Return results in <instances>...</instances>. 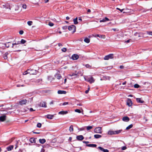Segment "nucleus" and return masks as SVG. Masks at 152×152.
<instances>
[{
	"label": "nucleus",
	"mask_w": 152,
	"mask_h": 152,
	"mask_svg": "<svg viewBox=\"0 0 152 152\" xmlns=\"http://www.w3.org/2000/svg\"><path fill=\"white\" fill-rule=\"evenodd\" d=\"M83 77L85 81H87L91 83H93L94 82V78L91 76L89 77H86V76H84Z\"/></svg>",
	"instance_id": "nucleus-1"
},
{
	"label": "nucleus",
	"mask_w": 152,
	"mask_h": 152,
	"mask_svg": "<svg viewBox=\"0 0 152 152\" xmlns=\"http://www.w3.org/2000/svg\"><path fill=\"white\" fill-rule=\"evenodd\" d=\"M69 31L72 33L75 32L76 31V27L74 25L69 26L68 27Z\"/></svg>",
	"instance_id": "nucleus-2"
},
{
	"label": "nucleus",
	"mask_w": 152,
	"mask_h": 152,
	"mask_svg": "<svg viewBox=\"0 0 152 152\" xmlns=\"http://www.w3.org/2000/svg\"><path fill=\"white\" fill-rule=\"evenodd\" d=\"M22 11V9H20L19 6H15L14 8L13 12H19Z\"/></svg>",
	"instance_id": "nucleus-3"
},
{
	"label": "nucleus",
	"mask_w": 152,
	"mask_h": 152,
	"mask_svg": "<svg viewBox=\"0 0 152 152\" xmlns=\"http://www.w3.org/2000/svg\"><path fill=\"white\" fill-rule=\"evenodd\" d=\"M101 127H97L94 130V132L96 133L101 134Z\"/></svg>",
	"instance_id": "nucleus-4"
},
{
	"label": "nucleus",
	"mask_w": 152,
	"mask_h": 152,
	"mask_svg": "<svg viewBox=\"0 0 152 152\" xmlns=\"http://www.w3.org/2000/svg\"><path fill=\"white\" fill-rule=\"evenodd\" d=\"M113 58V54H110L105 56L104 58V60H108L109 58Z\"/></svg>",
	"instance_id": "nucleus-5"
},
{
	"label": "nucleus",
	"mask_w": 152,
	"mask_h": 152,
	"mask_svg": "<svg viewBox=\"0 0 152 152\" xmlns=\"http://www.w3.org/2000/svg\"><path fill=\"white\" fill-rule=\"evenodd\" d=\"M6 116L4 115L0 117V122H4L6 120Z\"/></svg>",
	"instance_id": "nucleus-6"
},
{
	"label": "nucleus",
	"mask_w": 152,
	"mask_h": 152,
	"mask_svg": "<svg viewBox=\"0 0 152 152\" xmlns=\"http://www.w3.org/2000/svg\"><path fill=\"white\" fill-rule=\"evenodd\" d=\"M39 106L41 107L46 108L47 107L46 103L44 102H42L40 103Z\"/></svg>",
	"instance_id": "nucleus-7"
},
{
	"label": "nucleus",
	"mask_w": 152,
	"mask_h": 152,
	"mask_svg": "<svg viewBox=\"0 0 152 152\" xmlns=\"http://www.w3.org/2000/svg\"><path fill=\"white\" fill-rule=\"evenodd\" d=\"M126 104L129 107L131 106L132 104V100L130 99H128L127 100Z\"/></svg>",
	"instance_id": "nucleus-8"
},
{
	"label": "nucleus",
	"mask_w": 152,
	"mask_h": 152,
	"mask_svg": "<svg viewBox=\"0 0 152 152\" xmlns=\"http://www.w3.org/2000/svg\"><path fill=\"white\" fill-rule=\"evenodd\" d=\"M72 59L73 60H76L79 58V56L76 54H74L72 56Z\"/></svg>",
	"instance_id": "nucleus-9"
},
{
	"label": "nucleus",
	"mask_w": 152,
	"mask_h": 152,
	"mask_svg": "<svg viewBox=\"0 0 152 152\" xmlns=\"http://www.w3.org/2000/svg\"><path fill=\"white\" fill-rule=\"evenodd\" d=\"M68 113V111H61L58 113V114L62 115H64Z\"/></svg>",
	"instance_id": "nucleus-10"
},
{
	"label": "nucleus",
	"mask_w": 152,
	"mask_h": 152,
	"mask_svg": "<svg viewBox=\"0 0 152 152\" xmlns=\"http://www.w3.org/2000/svg\"><path fill=\"white\" fill-rule=\"evenodd\" d=\"M55 76L58 80H60L61 77V75L59 72L56 73L55 75Z\"/></svg>",
	"instance_id": "nucleus-11"
},
{
	"label": "nucleus",
	"mask_w": 152,
	"mask_h": 152,
	"mask_svg": "<svg viewBox=\"0 0 152 152\" xmlns=\"http://www.w3.org/2000/svg\"><path fill=\"white\" fill-rule=\"evenodd\" d=\"M27 102V101L26 99L20 101L19 102V104L21 105H23L25 104Z\"/></svg>",
	"instance_id": "nucleus-12"
},
{
	"label": "nucleus",
	"mask_w": 152,
	"mask_h": 152,
	"mask_svg": "<svg viewBox=\"0 0 152 152\" xmlns=\"http://www.w3.org/2000/svg\"><path fill=\"white\" fill-rule=\"evenodd\" d=\"M77 139L79 140H81L84 139L82 135H80L76 137Z\"/></svg>",
	"instance_id": "nucleus-13"
},
{
	"label": "nucleus",
	"mask_w": 152,
	"mask_h": 152,
	"mask_svg": "<svg viewBox=\"0 0 152 152\" xmlns=\"http://www.w3.org/2000/svg\"><path fill=\"white\" fill-rule=\"evenodd\" d=\"M136 99L137 102L143 103L144 102L143 100L141 98H137Z\"/></svg>",
	"instance_id": "nucleus-14"
},
{
	"label": "nucleus",
	"mask_w": 152,
	"mask_h": 152,
	"mask_svg": "<svg viewBox=\"0 0 152 152\" xmlns=\"http://www.w3.org/2000/svg\"><path fill=\"white\" fill-rule=\"evenodd\" d=\"M109 20L108 18H107V17H105L103 19H102L101 20H100L99 21V22H105L107 21H109Z\"/></svg>",
	"instance_id": "nucleus-15"
},
{
	"label": "nucleus",
	"mask_w": 152,
	"mask_h": 152,
	"mask_svg": "<svg viewBox=\"0 0 152 152\" xmlns=\"http://www.w3.org/2000/svg\"><path fill=\"white\" fill-rule=\"evenodd\" d=\"M28 74H33L31 73V71L30 70H28L24 72L23 74V75H25Z\"/></svg>",
	"instance_id": "nucleus-16"
},
{
	"label": "nucleus",
	"mask_w": 152,
	"mask_h": 152,
	"mask_svg": "<svg viewBox=\"0 0 152 152\" xmlns=\"http://www.w3.org/2000/svg\"><path fill=\"white\" fill-rule=\"evenodd\" d=\"M57 93L58 94H66V92L64 91L58 90Z\"/></svg>",
	"instance_id": "nucleus-17"
},
{
	"label": "nucleus",
	"mask_w": 152,
	"mask_h": 152,
	"mask_svg": "<svg viewBox=\"0 0 152 152\" xmlns=\"http://www.w3.org/2000/svg\"><path fill=\"white\" fill-rule=\"evenodd\" d=\"M122 120L125 122H128L129 121V118L127 117H124L123 118Z\"/></svg>",
	"instance_id": "nucleus-18"
},
{
	"label": "nucleus",
	"mask_w": 152,
	"mask_h": 152,
	"mask_svg": "<svg viewBox=\"0 0 152 152\" xmlns=\"http://www.w3.org/2000/svg\"><path fill=\"white\" fill-rule=\"evenodd\" d=\"M46 117L49 119H51L53 117V115H52L48 114L46 115Z\"/></svg>",
	"instance_id": "nucleus-19"
},
{
	"label": "nucleus",
	"mask_w": 152,
	"mask_h": 152,
	"mask_svg": "<svg viewBox=\"0 0 152 152\" xmlns=\"http://www.w3.org/2000/svg\"><path fill=\"white\" fill-rule=\"evenodd\" d=\"M39 142L41 144H43L46 142V140L44 139H40L39 140Z\"/></svg>",
	"instance_id": "nucleus-20"
},
{
	"label": "nucleus",
	"mask_w": 152,
	"mask_h": 152,
	"mask_svg": "<svg viewBox=\"0 0 152 152\" xmlns=\"http://www.w3.org/2000/svg\"><path fill=\"white\" fill-rule=\"evenodd\" d=\"M84 41L86 43H88L90 42V40L89 38L86 37L84 39Z\"/></svg>",
	"instance_id": "nucleus-21"
},
{
	"label": "nucleus",
	"mask_w": 152,
	"mask_h": 152,
	"mask_svg": "<svg viewBox=\"0 0 152 152\" xmlns=\"http://www.w3.org/2000/svg\"><path fill=\"white\" fill-rule=\"evenodd\" d=\"M107 134L108 135L114 134V131L110 130L107 132Z\"/></svg>",
	"instance_id": "nucleus-22"
},
{
	"label": "nucleus",
	"mask_w": 152,
	"mask_h": 152,
	"mask_svg": "<svg viewBox=\"0 0 152 152\" xmlns=\"http://www.w3.org/2000/svg\"><path fill=\"white\" fill-rule=\"evenodd\" d=\"M21 6L23 9L25 10L27 8V5L25 4H21Z\"/></svg>",
	"instance_id": "nucleus-23"
},
{
	"label": "nucleus",
	"mask_w": 152,
	"mask_h": 152,
	"mask_svg": "<svg viewBox=\"0 0 152 152\" xmlns=\"http://www.w3.org/2000/svg\"><path fill=\"white\" fill-rule=\"evenodd\" d=\"M95 37H99V38H104L105 37V36L104 35H99V34H96V35Z\"/></svg>",
	"instance_id": "nucleus-24"
},
{
	"label": "nucleus",
	"mask_w": 152,
	"mask_h": 152,
	"mask_svg": "<svg viewBox=\"0 0 152 152\" xmlns=\"http://www.w3.org/2000/svg\"><path fill=\"white\" fill-rule=\"evenodd\" d=\"M13 146H12V145L11 146L8 147L7 148V150L8 151H11L13 149Z\"/></svg>",
	"instance_id": "nucleus-25"
},
{
	"label": "nucleus",
	"mask_w": 152,
	"mask_h": 152,
	"mask_svg": "<svg viewBox=\"0 0 152 152\" xmlns=\"http://www.w3.org/2000/svg\"><path fill=\"white\" fill-rule=\"evenodd\" d=\"M74 23L75 24H77L78 23L77 18H75L73 20Z\"/></svg>",
	"instance_id": "nucleus-26"
},
{
	"label": "nucleus",
	"mask_w": 152,
	"mask_h": 152,
	"mask_svg": "<svg viewBox=\"0 0 152 152\" xmlns=\"http://www.w3.org/2000/svg\"><path fill=\"white\" fill-rule=\"evenodd\" d=\"M86 145L88 147H96V145L94 144L87 145Z\"/></svg>",
	"instance_id": "nucleus-27"
},
{
	"label": "nucleus",
	"mask_w": 152,
	"mask_h": 152,
	"mask_svg": "<svg viewBox=\"0 0 152 152\" xmlns=\"http://www.w3.org/2000/svg\"><path fill=\"white\" fill-rule=\"evenodd\" d=\"M101 135L99 134H95L94 135V137L96 138H99L101 137Z\"/></svg>",
	"instance_id": "nucleus-28"
},
{
	"label": "nucleus",
	"mask_w": 152,
	"mask_h": 152,
	"mask_svg": "<svg viewBox=\"0 0 152 152\" xmlns=\"http://www.w3.org/2000/svg\"><path fill=\"white\" fill-rule=\"evenodd\" d=\"M69 130L70 132H72L73 131V128L72 126H71L69 127Z\"/></svg>",
	"instance_id": "nucleus-29"
},
{
	"label": "nucleus",
	"mask_w": 152,
	"mask_h": 152,
	"mask_svg": "<svg viewBox=\"0 0 152 152\" xmlns=\"http://www.w3.org/2000/svg\"><path fill=\"white\" fill-rule=\"evenodd\" d=\"M133 126V125L132 124H131L129 125L126 128V130H128L129 129H130L132 128Z\"/></svg>",
	"instance_id": "nucleus-30"
},
{
	"label": "nucleus",
	"mask_w": 152,
	"mask_h": 152,
	"mask_svg": "<svg viewBox=\"0 0 152 152\" xmlns=\"http://www.w3.org/2000/svg\"><path fill=\"white\" fill-rule=\"evenodd\" d=\"M116 9L118 10H119L121 12H123V13H125L126 12L124 11H123L124 10V9H120L119 8H117Z\"/></svg>",
	"instance_id": "nucleus-31"
},
{
	"label": "nucleus",
	"mask_w": 152,
	"mask_h": 152,
	"mask_svg": "<svg viewBox=\"0 0 152 152\" xmlns=\"http://www.w3.org/2000/svg\"><path fill=\"white\" fill-rule=\"evenodd\" d=\"M121 131L120 130H118L117 131H114V134H118L119 133L121 132Z\"/></svg>",
	"instance_id": "nucleus-32"
},
{
	"label": "nucleus",
	"mask_w": 152,
	"mask_h": 152,
	"mask_svg": "<svg viewBox=\"0 0 152 152\" xmlns=\"http://www.w3.org/2000/svg\"><path fill=\"white\" fill-rule=\"evenodd\" d=\"M32 23V21H28L27 24L29 26H31Z\"/></svg>",
	"instance_id": "nucleus-33"
},
{
	"label": "nucleus",
	"mask_w": 152,
	"mask_h": 152,
	"mask_svg": "<svg viewBox=\"0 0 152 152\" xmlns=\"http://www.w3.org/2000/svg\"><path fill=\"white\" fill-rule=\"evenodd\" d=\"M37 126L38 128H40L42 126V124L41 123H38L37 124Z\"/></svg>",
	"instance_id": "nucleus-34"
},
{
	"label": "nucleus",
	"mask_w": 152,
	"mask_h": 152,
	"mask_svg": "<svg viewBox=\"0 0 152 152\" xmlns=\"http://www.w3.org/2000/svg\"><path fill=\"white\" fill-rule=\"evenodd\" d=\"M10 43V42H8L6 43L5 45V46L7 48L9 47L10 46V45L9 44Z\"/></svg>",
	"instance_id": "nucleus-35"
},
{
	"label": "nucleus",
	"mask_w": 152,
	"mask_h": 152,
	"mask_svg": "<svg viewBox=\"0 0 152 152\" xmlns=\"http://www.w3.org/2000/svg\"><path fill=\"white\" fill-rule=\"evenodd\" d=\"M75 112L78 113H81V111L78 109H77L75 110Z\"/></svg>",
	"instance_id": "nucleus-36"
},
{
	"label": "nucleus",
	"mask_w": 152,
	"mask_h": 152,
	"mask_svg": "<svg viewBox=\"0 0 152 152\" xmlns=\"http://www.w3.org/2000/svg\"><path fill=\"white\" fill-rule=\"evenodd\" d=\"M134 87L135 88H138L140 87V86L138 84H136L134 85Z\"/></svg>",
	"instance_id": "nucleus-37"
},
{
	"label": "nucleus",
	"mask_w": 152,
	"mask_h": 152,
	"mask_svg": "<svg viewBox=\"0 0 152 152\" xmlns=\"http://www.w3.org/2000/svg\"><path fill=\"white\" fill-rule=\"evenodd\" d=\"M62 51L63 52H65L66 50V48H63L61 49Z\"/></svg>",
	"instance_id": "nucleus-38"
},
{
	"label": "nucleus",
	"mask_w": 152,
	"mask_h": 152,
	"mask_svg": "<svg viewBox=\"0 0 152 152\" xmlns=\"http://www.w3.org/2000/svg\"><path fill=\"white\" fill-rule=\"evenodd\" d=\"M7 53H5L4 55V58L5 59H7Z\"/></svg>",
	"instance_id": "nucleus-39"
},
{
	"label": "nucleus",
	"mask_w": 152,
	"mask_h": 152,
	"mask_svg": "<svg viewBox=\"0 0 152 152\" xmlns=\"http://www.w3.org/2000/svg\"><path fill=\"white\" fill-rule=\"evenodd\" d=\"M20 42L22 44H24L26 42V41L23 39H22L21 40Z\"/></svg>",
	"instance_id": "nucleus-40"
},
{
	"label": "nucleus",
	"mask_w": 152,
	"mask_h": 152,
	"mask_svg": "<svg viewBox=\"0 0 152 152\" xmlns=\"http://www.w3.org/2000/svg\"><path fill=\"white\" fill-rule=\"evenodd\" d=\"M92 128V126H88L87 127V129L88 130H89L90 129H91Z\"/></svg>",
	"instance_id": "nucleus-41"
},
{
	"label": "nucleus",
	"mask_w": 152,
	"mask_h": 152,
	"mask_svg": "<svg viewBox=\"0 0 152 152\" xmlns=\"http://www.w3.org/2000/svg\"><path fill=\"white\" fill-rule=\"evenodd\" d=\"M53 23H49V24H48V25L50 26H53Z\"/></svg>",
	"instance_id": "nucleus-42"
},
{
	"label": "nucleus",
	"mask_w": 152,
	"mask_h": 152,
	"mask_svg": "<svg viewBox=\"0 0 152 152\" xmlns=\"http://www.w3.org/2000/svg\"><path fill=\"white\" fill-rule=\"evenodd\" d=\"M147 33H148V34L152 36V32H151V31L148 32Z\"/></svg>",
	"instance_id": "nucleus-43"
},
{
	"label": "nucleus",
	"mask_w": 152,
	"mask_h": 152,
	"mask_svg": "<svg viewBox=\"0 0 152 152\" xmlns=\"http://www.w3.org/2000/svg\"><path fill=\"white\" fill-rule=\"evenodd\" d=\"M23 33V31L22 30H21L19 31V34H22Z\"/></svg>",
	"instance_id": "nucleus-44"
},
{
	"label": "nucleus",
	"mask_w": 152,
	"mask_h": 152,
	"mask_svg": "<svg viewBox=\"0 0 152 152\" xmlns=\"http://www.w3.org/2000/svg\"><path fill=\"white\" fill-rule=\"evenodd\" d=\"M126 148V146H124L122 148V150H125Z\"/></svg>",
	"instance_id": "nucleus-45"
},
{
	"label": "nucleus",
	"mask_w": 152,
	"mask_h": 152,
	"mask_svg": "<svg viewBox=\"0 0 152 152\" xmlns=\"http://www.w3.org/2000/svg\"><path fill=\"white\" fill-rule=\"evenodd\" d=\"M99 148L101 151H103L104 149L101 147H99Z\"/></svg>",
	"instance_id": "nucleus-46"
},
{
	"label": "nucleus",
	"mask_w": 152,
	"mask_h": 152,
	"mask_svg": "<svg viewBox=\"0 0 152 152\" xmlns=\"http://www.w3.org/2000/svg\"><path fill=\"white\" fill-rule=\"evenodd\" d=\"M89 90H90V88L89 87L88 88V89L86 91H85L86 93L87 94V93H88L89 91Z\"/></svg>",
	"instance_id": "nucleus-47"
},
{
	"label": "nucleus",
	"mask_w": 152,
	"mask_h": 152,
	"mask_svg": "<svg viewBox=\"0 0 152 152\" xmlns=\"http://www.w3.org/2000/svg\"><path fill=\"white\" fill-rule=\"evenodd\" d=\"M29 110L31 111H35V109H33L32 108H30L29 109Z\"/></svg>",
	"instance_id": "nucleus-48"
},
{
	"label": "nucleus",
	"mask_w": 152,
	"mask_h": 152,
	"mask_svg": "<svg viewBox=\"0 0 152 152\" xmlns=\"http://www.w3.org/2000/svg\"><path fill=\"white\" fill-rule=\"evenodd\" d=\"M68 104V102H64L63 103V105H67Z\"/></svg>",
	"instance_id": "nucleus-49"
},
{
	"label": "nucleus",
	"mask_w": 152,
	"mask_h": 152,
	"mask_svg": "<svg viewBox=\"0 0 152 152\" xmlns=\"http://www.w3.org/2000/svg\"><path fill=\"white\" fill-rule=\"evenodd\" d=\"M103 151L104 152H108V150L107 149H104Z\"/></svg>",
	"instance_id": "nucleus-50"
},
{
	"label": "nucleus",
	"mask_w": 152,
	"mask_h": 152,
	"mask_svg": "<svg viewBox=\"0 0 152 152\" xmlns=\"http://www.w3.org/2000/svg\"><path fill=\"white\" fill-rule=\"evenodd\" d=\"M45 150L44 149H42L40 152H45Z\"/></svg>",
	"instance_id": "nucleus-51"
},
{
	"label": "nucleus",
	"mask_w": 152,
	"mask_h": 152,
	"mask_svg": "<svg viewBox=\"0 0 152 152\" xmlns=\"http://www.w3.org/2000/svg\"><path fill=\"white\" fill-rule=\"evenodd\" d=\"M49 1V0H44V2L45 3H47Z\"/></svg>",
	"instance_id": "nucleus-52"
},
{
	"label": "nucleus",
	"mask_w": 152,
	"mask_h": 152,
	"mask_svg": "<svg viewBox=\"0 0 152 152\" xmlns=\"http://www.w3.org/2000/svg\"><path fill=\"white\" fill-rule=\"evenodd\" d=\"M83 143H84L85 144H87L89 142H88V141H84V142H83Z\"/></svg>",
	"instance_id": "nucleus-53"
},
{
	"label": "nucleus",
	"mask_w": 152,
	"mask_h": 152,
	"mask_svg": "<svg viewBox=\"0 0 152 152\" xmlns=\"http://www.w3.org/2000/svg\"><path fill=\"white\" fill-rule=\"evenodd\" d=\"M66 80H67V79L66 78H65L64 79V84H65L66 83Z\"/></svg>",
	"instance_id": "nucleus-54"
},
{
	"label": "nucleus",
	"mask_w": 152,
	"mask_h": 152,
	"mask_svg": "<svg viewBox=\"0 0 152 152\" xmlns=\"http://www.w3.org/2000/svg\"><path fill=\"white\" fill-rule=\"evenodd\" d=\"M66 20H69V17L68 16H67L66 17Z\"/></svg>",
	"instance_id": "nucleus-55"
},
{
	"label": "nucleus",
	"mask_w": 152,
	"mask_h": 152,
	"mask_svg": "<svg viewBox=\"0 0 152 152\" xmlns=\"http://www.w3.org/2000/svg\"><path fill=\"white\" fill-rule=\"evenodd\" d=\"M126 83V81H125L124 82V83H122V85H125Z\"/></svg>",
	"instance_id": "nucleus-56"
},
{
	"label": "nucleus",
	"mask_w": 152,
	"mask_h": 152,
	"mask_svg": "<svg viewBox=\"0 0 152 152\" xmlns=\"http://www.w3.org/2000/svg\"><path fill=\"white\" fill-rule=\"evenodd\" d=\"M87 12H91V10L90 9H88L87 10Z\"/></svg>",
	"instance_id": "nucleus-57"
},
{
	"label": "nucleus",
	"mask_w": 152,
	"mask_h": 152,
	"mask_svg": "<svg viewBox=\"0 0 152 152\" xmlns=\"http://www.w3.org/2000/svg\"><path fill=\"white\" fill-rule=\"evenodd\" d=\"M120 68H121V69H122V68H123V66H120Z\"/></svg>",
	"instance_id": "nucleus-58"
},
{
	"label": "nucleus",
	"mask_w": 152,
	"mask_h": 152,
	"mask_svg": "<svg viewBox=\"0 0 152 152\" xmlns=\"http://www.w3.org/2000/svg\"><path fill=\"white\" fill-rule=\"evenodd\" d=\"M53 104V102H50V104Z\"/></svg>",
	"instance_id": "nucleus-59"
},
{
	"label": "nucleus",
	"mask_w": 152,
	"mask_h": 152,
	"mask_svg": "<svg viewBox=\"0 0 152 152\" xmlns=\"http://www.w3.org/2000/svg\"><path fill=\"white\" fill-rule=\"evenodd\" d=\"M129 41H130L129 40H128L127 41H125V42H128H128H129Z\"/></svg>",
	"instance_id": "nucleus-60"
},
{
	"label": "nucleus",
	"mask_w": 152,
	"mask_h": 152,
	"mask_svg": "<svg viewBox=\"0 0 152 152\" xmlns=\"http://www.w3.org/2000/svg\"><path fill=\"white\" fill-rule=\"evenodd\" d=\"M128 96H129V97H132V95H129Z\"/></svg>",
	"instance_id": "nucleus-61"
},
{
	"label": "nucleus",
	"mask_w": 152,
	"mask_h": 152,
	"mask_svg": "<svg viewBox=\"0 0 152 152\" xmlns=\"http://www.w3.org/2000/svg\"><path fill=\"white\" fill-rule=\"evenodd\" d=\"M16 44H16V43H13V44H12V47H13V46L14 45H16Z\"/></svg>",
	"instance_id": "nucleus-62"
},
{
	"label": "nucleus",
	"mask_w": 152,
	"mask_h": 152,
	"mask_svg": "<svg viewBox=\"0 0 152 152\" xmlns=\"http://www.w3.org/2000/svg\"><path fill=\"white\" fill-rule=\"evenodd\" d=\"M58 46H62V45L61 44H58Z\"/></svg>",
	"instance_id": "nucleus-63"
},
{
	"label": "nucleus",
	"mask_w": 152,
	"mask_h": 152,
	"mask_svg": "<svg viewBox=\"0 0 152 152\" xmlns=\"http://www.w3.org/2000/svg\"><path fill=\"white\" fill-rule=\"evenodd\" d=\"M30 100L31 101H32L33 99H32V98H31L30 99Z\"/></svg>",
	"instance_id": "nucleus-64"
}]
</instances>
